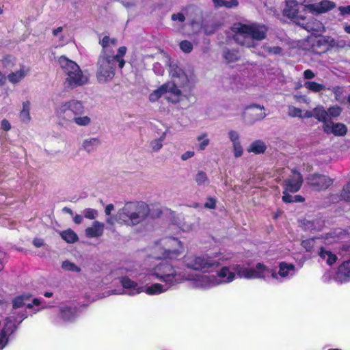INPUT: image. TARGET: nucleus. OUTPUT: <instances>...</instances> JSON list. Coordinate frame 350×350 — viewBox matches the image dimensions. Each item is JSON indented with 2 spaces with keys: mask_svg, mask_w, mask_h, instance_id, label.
Here are the masks:
<instances>
[{
  "mask_svg": "<svg viewBox=\"0 0 350 350\" xmlns=\"http://www.w3.org/2000/svg\"><path fill=\"white\" fill-rule=\"evenodd\" d=\"M234 40L242 46L254 47L258 41L265 38L267 28L258 23H234L231 27Z\"/></svg>",
  "mask_w": 350,
  "mask_h": 350,
  "instance_id": "20e7f679",
  "label": "nucleus"
},
{
  "mask_svg": "<svg viewBox=\"0 0 350 350\" xmlns=\"http://www.w3.org/2000/svg\"><path fill=\"white\" fill-rule=\"evenodd\" d=\"M238 0H224L223 7L228 9L234 8L239 5Z\"/></svg>",
  "mask_w": 350,
  "mask_h": 350,
  "instance_id": "5fc2aeb1",
  "label": "nucleus"
},
{
  "mask_svg": "<svg viewBox=\"0 0 350 350\" xmlns=\"http://www.w3.org/2000/svg\"><path fill=\"white\" fill-rule=\"evenodd\" d=\"M225 260L218 268L208 274H196L193 286L202 289H210L215 286L229 284L236 278L256 279V265L250 267L245 264L224 265Z\"/></svg>",
  "mask_w": 350,
  "mask_h": 350,
  "instance_id": "f257e3e1",
  "label": "nucleus"
},
{
  "mask_svg": "<svg viewBox=\"0 0 350 350\" xmlns=\"http://www.w3.org/2000/svg\"><path fill=\"white\" fill-rule=\"evenodd\" d=\"M303 183L301 174L295 170L291 172V175L285 180L284 189L289 192L298 191Z\"/></svg>",
  "mask_w": 350,
  "mask_h": 350,
  "instance_id": "6ab92c4d",
  "label": "nucleus"
},
{
  "mask_svg": "<svg viewBox=\"0 0 350 350\" xmlns=\"http://www.w3.org/2000/svg\"><path fill=\"white\" fill-rule=\"evenodd\" d=\"M180 48L183 52L188 53L192 51L193 45L190 42L183 40L180 43Z\"/></svg>",
  "mask_w": 350,
  "mask_h": 350,
  "instance_id": "3c124183",
  "label": "nucleus"
},
{
  "mask_svg": "<svg viewBox=\"0 0 350 350\" xmlns=\"http://www.w3.org/2000/svg\"><path fill=\"white\" fill-rule=\"evenodd\" d=\"M233 155L235 158H239L243 154V148L241 141H235L231 142Z\"/></svg>",
  "mask_w": 350,
  "mask_h": 350,
  "instance_id": "37998d69",
  "label": "nucleus"
},
{
  "mask_svg": "<svg viewBox=\"0 0 350 350\" xmlns=\"http://www.w3.org/2000/svg\"><path fill=\"white\" fill-rule=\"evenodd\" d=\"M105 224L99 221L95 220L92 225L85 230V234L88 238H98L104 233Z\"/></svg>",
  "mask_w": 350,
  "mask_h": 350,
  "instance_id": "4be33fe9",
  "label": "nucleus"
},
{
  "mask_svg": "<svg viewBox=\"0 0 350 350\" xmlns=\"http://www.w3.org/2000/svg\"><path fill=\"white\" fill-rule=\"evenodd\" d=\"M310 183L317 190H321L331 185L332 180L325 175H314L310 178Z\"/></svg>",
  "mask_w": 350,
  "mask_h": 350,
  "instance_id": "5701e85b",
  "label": "nucleus"
},
{
  "mask_svg": "<svg viewBox=\"0 0 350 350\" xmlns=\"http://www.w3.org/2000/svg\"><path fill=\"white\" fill-rule=\"evenodd\" d=\"M310 42L312 43V50L317 53L333 49L334 44V39L329 36L310 37Z\"/></svg>",
  "mask_w": 350,
  "mask_h": 350,
  "instance_id": "2eb2a0df",
  "label": "nucleus"
},
{
  "mask_svg": "<svg viewBox=\"0 0 350 350\" xmlns=\"http://www.w3.org/2000/svg\"><path fill=\"white\" fill-rule=\"evenodd\" d=\"M286 8L284 10V14L289 18L293 20L298 25H304V21L306 18L298 12V1L297 0H286Z\"/></svg>",
  "mask_w": 350,
  "mask_h": 350,
  "instance_id": "4468645a",
  "label": "nucleus"
},
{
  "mask_svg": "<svg viewBox=\"0 0 350 350\" xmlns=\"http://www.w3.org/2000/svg\"><path fill=\"white\" fill-rule=\"evenodd\" d=\"M29 72V68L25 66H21L19 70L12 72L8 75V81L16 84L21 82Z\"/></svg>",
  "mask_w": 350,
  "mask_h": 350,
  "instance_id": "a878e982",
  "label": "nucleus"
},
{
  "mask_svg": "<svg viewBox=\"0 0 350 350\" xmlns=\"http://www.w3.org/2000/svg\"><path fill=\"white\" fill-rule=\"evenodd\" d=\"M33 244L36 247H40L44 245V240L40 238H36L33 241Z\"/></svg>",
  "mask_w": 350,
  "mask_h": 350,
  "instance_id": "338daca9",
  "label": "nucleus"
},
{
  "mask_svg": "<svg viewBox=\"0 0 350 350\" xmlns=\"http://www.w3.org/2000/svg\"><path fill=\"white\" fill-rule=\"evenodd\" d=\"M12 306L14 310H16L24 306H25L26 308L29 309H33L34 306H40V308L33 310L34 313L47 307L42 303L40 299L35 298L32 300H30V296L28 295H21L15 297L12 301Z\"/></svg>",
  "mask_w": 350,
  "mask_h": 350,
  "instance_id": "ddd939ff",
  "label": "nucleus"
},
{
  "mask_svg": "<svg viewBox=\"0 0 350 350\" xmlns=\"http://www.w3.org/2000/svg\"><path fill=\"white\" fill-rule=\"evenodd\" d=\"M170 287L166 284L154 283L148 286H144V291L148 295H157L166 292Z\"/></svg>",
  "mask_w": 350,
  "mask_h": 350,
  "instance_id": "bb28decb",
  "label": "nucleus"
},
{
  "mask_svg": "<svg viewBox=\"0 0 350 350\" xmlns=\"http://www.w3.org/2000/svg\"><path fill=\"white\" fill-rule=\"evenodd\" d=\"M230 258V255L223 254H188L184 256L183 262L188 269L202 271L201 274H208L218 268L225 260H228Z\"/></svg>",
  "mask_w": 350,
  "mask_h": 350,
  "instance_id": "39448f33",
  "label": "nucleus"
},
{
  "mask_svg": "<svg viewBox=\"0 0 350 350\" xmlns=\"http://www.w3.org/2000/svg\"><path fill=\"white\" fill-rule=\"evenodd\" d=\"M346 46V42L344 40H334V44L333 45V49H341L344 48Z\"/></svg>",
  "mask_w": 350,
  "mask_h": 350,
  "instance_id": "0e129e2a",
  "label": "nucleus"
},
{
  "mask_svg": "<svg viewBox=\"0 0 350 350\" xmlns=\"http://www.w3.org/2000/svg\"><path fill=\"white\" fill-rule=\"evenodd\" d=\"M61 237L68 243H74L78 241L77 234L71 229H67L60 232Z\"/></svg>",
  "mask_w": 350,
  "mask_h": 350,
  "instance_id": "e433bc0d",
  "label": "nucleus"
},
{
  "mask_svg": "<svg viewBox=\"0 0 350 350\" xmlns=\"http://www.w3.org/2000/svg\"><path fill=\"white\" fill-rule=\"evenodd\" d=\"M223 56L228 63L236 62L239 59L238 52L235 50H224Z\"/></svg>",
  "mask_w": 350,
  "mask_h": 350,
  "instance_id": "79ce46f5",
  "label": "nucleus"
},
{
  "mask_svg": "<svg viewBox=\"0 0 350 350\" xmlns=\"http://www.w3.org/2000/svg\"><path fill=\"white\" fill-rule=\"evenodd\" d=\"M30 109L31 103L29 100L23 102L22 109L20 112V118L22 122L28 123L31 120Z\"/></svg>",
  "mask_w": 350,
  "mask_h": 350,
  "instance_id": "473e14b6",
  "label": "nucleus"
},
{
  "mask_svg": "<svg viewBox=\"0 0 350 350\" xmlns=\"http://www.w3.org/2000/svg\"><path fill=\"white\" fill-rule=\"evenodd\" d=\"M63 27H59L53 30L52 33L54 37L56 38L57 42H58L57 46H63L67 43L65 36L62 33Z\"/></svg>",
  "mask_w": 350,
  "mask_h": 350,
  "instance_id": "58836bf2",
  "label": "nucleus"
},
{
  "mask_svg": "<svg viewBox=\"0 0 350 350\" xmlns=\"http://www.w3.org/2000/svg\"><path fill=\"white\" fill-rule=\"evenodd\" d=\"M165 137L166 133L164 132L159 138L154 139L150 142V146L152 151L158 152L163 147V142L165 140Z\"/></svg>",
  "mask_w": 350,
  "mask_h": 350,
  "instance_id": "a19ab883",
  "label": "nucleus"
},
{
  "mask_svg": "<svg viewBox=\"0 0 350 350\" xmlns=\"http://www.w3.org/2000/svg\"><path fill=\"white\" fill-rule=\"evenodd\" d=\"M340 198L345 201H350V181L343 187Z\"/></svg>",
  "mask_w": 350,
  "mask_h": 350,
  "instance_id": "09e8293b",
  "label": "nucleus"
},
{
  "mask_svg": "<svg viewBox=\"0 0 350 350\" xmlns=\"http://www.w3.org/2000/svg\"><path fill=\"white\" fill-rule=\"evenodd\" d=\"M154 250L158 252L154 258L175 262L183 256L185 247L183 243L178 239L165 237L155 245Z\"/></svg>",
  "mask_w": 350,
  "mask_h": 350,
  "instance_id": "1a4fd4ad",
  "label": "nucleus"
},
{
  "mask_svg": "<svg viewBox=\"0 0 350 350\" xmlns=\"http://www.w3.org/2000/svg\"><path fill=\"white\" fill-rule=\"evenodd\" d=\"M153 70L158 75H162L164 72V69L159 63L154 64Z\"/></svg>",
  "mask_w": 350,
  "mask_h": 350,
  "instance_id": "bf43d9fd",
  "label": "nucleus"
},
{
  "mask_svg": "<svg viewBox=\"0 0 350 350\" xmlns=\"http://www.w3.org/2000/svg\"><path fill=\"white\" fill-rule=\"evenodd\" d=\"M267 149L266 144L260 139L252 142L247 148L248 152H252L255 154H262Z\"/></svg>",
  "mask_w": 350,
  "mask_h": 350,
  "instance_id": "7c9ffc66",
  "label": "nucleus"
},
{
  "mask_svg": "<svg viewBox=\"0 0 350 350\" xmlns=\"http://www.w3.org/2000/svg\"><path fill=\"white\" fill-rule=\"evenodd\" d=\"M100 144L98 138L91 137L83 141L82 146L88 152L94 151Z\"/></svg>",
  "mask_w": 350,
  "mask_h": 350,
  "instance_id": "2f4dec72",
  "label": "nucleus"
},
{
  "mask_svg": "<svg viewBox=\"0 0 350 350\" xmlns=\"http://www.w3.org/2000/svg\"><path fill=\"white\" fill-rule=\"evenodd\" d=\"M204 206L208 208H215V200L213 198H209L204 204Z\"/></svg>",
  "mask_w": 350,
  "mask_h": 350,
  "instance_id": "680f3d73",
  "label": "nucleus"
},
{
  "mask_svg": "<svg viewBox=\"0 0 350 350\" xmlns=\"http://www.w3.org/2000/svg\"><path fill=\"white\" fill-rule=\"evenodd\" d=\"M62 267L64 270L68 271L75 273H79L81 271V268L79 267L68 260L64 261L62 264Z\"/></svg>",
  "mask_w": 350,
  "mask_h": 350,
  "instance_id": "a18cd8bd",
  "label": "nucleus"
},
{
  "mask_svg": "<svg viewBox=\"0 0 350 350\" xmlns=\"http://www.w3.org/2000/svg\"><path fill=\"white\" fill-rule=\"evenodd\" d=\"M336 280L340 283L350 281V260L342 262L338 267Z\"/></svg>",
  "mask_w": 350,
  "mask_h": 350,
  "instance_id": "b1692460",
  "label": "nucleus"
},
{
  "mask_svg": "<svg viewBox=\"0 0 350 350\" xmlns=\"http://www.w3.org/2000/svg\"><path fill=\"white\" fill-rule=\"evenodd\" d=\"M198 142V149L200 151L204 150L210 144V139L206 133H203L196 137Z\"/></svg>",
  "mask_w": 350,
  "mask_h": 350,
  "instance_id": "f704fd0d",
  "label": "nucleus"
},
{
  "mask_svg": "<svg viewBox=\"0 0 350 350\" xmlns=\"http://www.w3.org/2000/svg\"><path fill=\"white\" fill-rule=\"evenodd\" d=\"M314 117L318 120L323 122V124H325L326 121L330 120L328 118V113L323 107H317L314 109Z\"/></svg>",
  "mask_w": 350,
  "mask_h": 350,
  "instance_id": "4c0bfd02",
  "label": "nucleus"
},
{
  "mask_svg": "<svg viewBox=\"0 0 350 350\" xmlns=\"http://www.w3.org/2000/svg\"><path fill=\"white\" fill-rule=\"evenodd\" d=\"M116 62L112 55L100 53L96 64V76L100 83L111 81L115 75Z\"/></svg>",
  "mask_w": 350,
  "mask_h": 350,
  "instance_id": "9d476101",
  "label": "nucleus"
},
{
  "mask_svg": "<svg viewBox=\"0 0 350 350\" xmlns=\"http://www.w3.org/2000/svg\"><path fill=\"white\" fill-rule=\"evenodd\" d=\"M164 260L155 265L153 268L148 270V275L154 276L161 282L172 287L185 280L191 282L193 286V279L196 274H186L181 271L180 269L175 267L173 263Z\"/></svg>",
  "mask_w": 350,
  "mask_h": 350,
  "instance_id": "7ed1b4c3",
  "label": "nucleus"
},
{
  "mask_svg": "<svg viewBox=\"0 0 350 350\" xmlns=\"http://www.w3.org/2000/svg\"><path fill=\"white\" fill-rule=\"evenodd\" d=\"M100 44L103 48L100 53L112 55V53H113L112 48L116 46L117 40L115 38H111L109 36H105L101 40H100Z\"/></svg>",
  "mask_w": 350,
  "mask_h": 350,
  "instance_id": "c85d7f7f",
  "label": "nucleus"
},
{
  "mask_svg": "<svg viewBox=\"0 0 350 350\" xmlns=\"http://www.w3.org/2000/svg\"><path fill=\"white\" fill-rule=\"evenodd\" d=\"M150 207L144 202H129L119 209L116 221L127 226H135L143 222L150 213Z\"/></svg>",
  "mask_w": 350,
  "mask_h": 350,
  "instance_id": "423d86ee",
  "label": "nucleus"
},
{
  "mask_svg": "<svg viewBox=\"0 0 350 350\" xmlns=\"http://www.w3.org/2000/svg\"><path fill=\"white\" fill-rule=\"evenodd\" d=\"M339 10L342 15L350 14V5L346 7H340Z\"/></svg>",
  "mask_w": 350,
  "mask_h": 350,
  "instance_id": "774afa93",
  "label": "nucleus"
},
{
  "mask_svg": "<svg viewBox=\"0 0 350 350\" xmlns=\"http://www.w3.org/2000/svg\"><path fill=\"white\" fill-rule=\"evenodd\" d=\"M84 217L89 219H95L98 216V212L97 210L94 208H85L83 211Z\"/></svg>",
  "mask_w": 350,
  "mask_h": 350,
  "instance_id": "49530a36",
  "label": "nucleus"
},
{
  "mask_svg": "<svg viewBox=\"0 0 350 350\" xmlns=\"http://www.w3.org/2000/svg\"><path fill=\"white\" fill-rule=\"evenodd\" d=\"M228 137L230 142L241 140L240 133L235 130H230L228 132Z\"/></svg>",
  "mask_w": 350,
  "mask_h": 350,
  "instance_id": "603ef678",
  "label": "nucleus"
},
{
  "mask_svg": "<svg viewBox=\"0 0 350 350\" xmlns=\"http://www.w3.org/2000/svg\"><path fill=\"white\" fill-rule=\"evenodd\" d=\"M336 7L335 3L329 0H323L317 3L305 5L304 11H308L313 14L328 12Z\"/></svg>",
  "mask_w": 350,
  "mask_h": 350,
  "instance_id": "f3484780",
  "label": "nucleus"
},
{
  "mask_svg": "<svg viewBox=\"0 0 350 350\" xmlns=\"http://www.w3.org/2000/svg\"><path fill=\"white\" fill-rule=\"evenodd\" d=\"M347 237V233L341 229H336L326 234L324 242L326 245L337 243Z\"/></svg>",
  "mask_w": 350,
  "mask_h": 350,
  "instance_id": "393cba45",
  "label": "nucleus"
},
{
  "mask_svg": "<svg viewBox=\"0 0 350 350\" xmlns=\"http://www.w3.org/2000/svg\"><path fill=\"white\" fill-rule=\"evenodd\" d=\"M288 191L284 190L283 192L282 200L286 203L293 202V196L287 193Z\"/></svg>",
  "mask_w": 350,
  "mask_h": 350,
  "instance_id": "13d9d810",
  "label": "nucleus"
},
{
  "mask_svg": "<svg viewBox=\"0 0 350 350\" xmlns=\"http://www.w3.org/2000/svg\"><path fill=\"white\" fill-rule=\"evenodd\" d=\"M165 88V99L172 103H178L183 98V92L180 88L172 81L164 83Z\"/></svg>",
  "mask_w": 350,
  "mask_h": 350,
  "instance_id": "dca6fc26",
  "label": "nucleus"
},
{
  "mask_svg": "<svg viewBox=\"0 0 350 350\" xmlns=\"http://www.w3.org/2000/svg\"><path fill=\"white\" fill-rule=\"evenodd\" d=\"M195 155V152L193 150H188L185 152H184L181 155V159L183 161H187V159L192 158Z\"/></svg>",
  "mask_w": 350,
  "mask_h": 350,
  "instance_id": "052dcab7",
  "label": "nucleus"
},
{
  "mask_svg": "<svg viewBox=\"0 0 350 350\" xmlns=\"http://www.w3.org/2000/svg\"><path fill=\"white\" fill-rule=\"evenodd\" d=\"M319 255L320 258L322 260H324L326 262V263L329 265H332L333 264H334L338 259L337 256L334 253L331 252L329 249H327L326 247H320Z\"/></svg>",
  "mask_w": 350,
  "mask_h": 350,
  "instance_id": "c756f323",
  "label": "nucleus"
},
{
  "mask_svg": "<svg viewBox=\"0 0 350 350\" xmlns=\"http://www.w3.org/2000/svg\"><path fill=\"white\" fill-rule=\"evenodd\" d=\"M170 75L171 81L176 83L183 91L190 90L196 83L195 77L191 72L186 73L177 66H170Z\"/></svg>",
  "mask_w": 350,
  "mask_h": 350,
  "instance_id": "f8f14e48",
  "label": "nucleus"
},
{
  "mask_svg": "<svg viewBox=\"0 0 350 350\" xmlns=\"http://www.w3.org/2000/svg\"><path fill=\"white\" fill-rule=\"evenodd\" d=\"M296 272L295 266L286 262H280L274 269L260 262L256 264V279H262L267 282L273 280L277 283H283L292 279Z\"/></svg>",
  "mask_w": 350,
  "mask_h": 350,
  "instance_id": "0eeeda50",
  "label": "nucleus"
},
{
  "mask_svg": "<svg viewBox=\"0 0 350 350\" xmlns=\"http://www.w3.org/2000/svg\"><path fill=\"white\" fill-rule=\"evenodd\" d=\"M195 181L200 187H206L208 185L210 181L206 174L200 171L198 172L195 176Z\"/></svg>",
  "mask_w": 350,
  "mask_h": 350,
  "instance_id": "ea45409f",
  "label": "nucleus"
},
{
  "mask_svg": "<svg viewBox=\"0 0 350 350\" xmlns=\"http://www.w3.org/2000/svg\"><path fill=\"white\" fill-rule=\"evenodd\" d=\"M245 115L246 121L250 124H253L263 119L266 116V113L263 106L255 105L247 107Z\"/></svg>",
  "mask_w": 350,
  "mask_h": 350,
  "instance_id": "a211bd4d",
  "label": "nucleus"
},
{
  "mask_svg": "<svg viewBox=\"0 0 350 350\" xmlns=\"http://www.w3.org/2000/svg\"><path fill=\"white\" fill-rule=\"evenodd\" d=\"M58 63L64 76V84L66 87L73 89L88 83V75L83 73L75 62L65 56H61Z\"/></svg>",
  "mask_w": 350,
  "mask_h": 350,
  "instance_id": "6e6552de",
  "label": "nucleus"
},
{
  "mask_svg": "<svg viewBox=\"0 0 350 350\" xmlns=\"http://www.w3.org/2000/svg\"><path fill=\"white\" fill-rule=\"evenodd\" d=\"M304 87L314 92H319L325 90V86L323 84L318 83L314 81H306L304 83Z\"/></svg>",
  "mask_w": 350,
  "mask_h": 350,
  "instance_id": "c03bdc74",
  "label": "nucleus"
},
{
  "mask_svg": "<svg viewBox=\"0 0 350 350\" xmlns=\"http://www.w3.org/2000/svg\"><path fill=\"white\" fill-rule=\"evenodd\" d=\"M288 114L291 117L301 118L303 116L302 110L294 106L288 107Z\"/></svg>",
  "mask_w": 350,
  "mask_h": 350,
  "instance_id": "8fccbe9b",
  "label": "nucleus"
},
{
  "mask_svg": "<svg viewBox=\"0 0 350 350\" xmlns=\"http://www.w3.org/2000/svg\"><path fill=\"white\" fill-rule=\"evenodd\" d=\"M120 283L125 290H127V294L129 295H135L144 291V286H139L136 282L133 281L128 277H122L120 279Z\"/></svg>",
  "mask_w": 350,
  "mask_h": 350,
  "instance_id": "412c9836",
  "label": "nucleus"
},
{
  "mask_svg": "<svg viewBox=\"0 0 350 350\" xmlns=\"http://www.w3.org/2000/svg\"><path fill=\"white\" fill-rule=\"evenodd\" d=\"M165 88L166 87L163 84L159 86L157 89L154 90L149 95V101L151 103H155L159 100L162 96L165 98Z\"/></svg>",
  "mask_w": 350,
  "mask_h": 350,
  "instance_id": "72a5a7b5",
  "label": "nucleus"
},
{
  "mask_svg": "<svg viewBox=\"0 0 350 350\" xmlns=\"http://www.w3.org/2000/svg\"><path fill=\"white\" fill-rule=\"evenodd\" d=\"M126 47L122 46L118 49V53L116 55L112 53L113 61L118 63V66L120 68H122L125 64V61L124 60L123 57L126 54Z\"/></svg>",
  "mask_w": 350,
  "mask_h": 350,
  "instance_id": "c9c22d12",
  "label": "nucleus"
},
{
  "mask_svg": "<svg viewBox=\"0 0 350 350\" xmlns=\"http://www.w3.org/2000/svg\"><path fill=\"white\" fill-rule=\"evenodd\" d=\"M85 107L83 103L76 99H70L61 103L55 108V115L59 124L68 126L75 124L79 126H88L91 122V118L84 115Z\"/></svg>",
  "mask_w": 350,
  "mask_h": 350,
  "instance_id": "f03ea898",
  "label": "nucleus"
},
{
  "mask_svg": "<svg viewBox=\"0 0 350 350\" xmlns=\"http://www.w3.org/2000/svg\"><path fill=\"white\" fill-rule=\"evenodd\" d=\"M323 128L327 134H333L335 136H344L347 131V128L344 124L334 123L331 120L326 121Z\"/></svg>",
  "mask_w": 350,
  "mask_h": 350,
  "instance_id": "aec40b11",
  "label": "nucleus"
},
{
  "mask_svg": "<svg viewBox=\"0 0 350 350\" xmlns=\"http://www.w3.org/2000/svg\"><path fill=\"white\" fill-rule=\"evenodd\" d=\"M171 18L174 21H179L180 23L184 22L185 20V15L182 12H178V13L173 14L172 15V16H171Z\"/></svg>",
  "mask_w": 350,
  "mask_h": 350,
  "instance_id": "4d7b16f0",
  "label": "nucleus"
},
{
  "mask_svg": "<svg viewBox=\"0 0 350 350\" xmlns=\"http://www.w3.org/2000/svg\"><path fill=\"white\" fill-rule=\"evenodd\" d=\"M76 308L70 306H64L60 309V316L65 322L70 323L75 320L77 317Z\"/></svg>",
  "mask_w": 350,
  "mask_h": 350,
  "instance_id": "cd10ccee",
  "label": "nucleus"
},
{
  "mask_svg": "<svg viewBox=\"0 0 350 350\" xmlns=\"http://www.w3.org/2000/svg\"><path fill=\"white\" fill-rule=\"evenodd\" d=\"M1 129L4 131H9L11 129L10 123L5 119L3 120L1 122Z\"/></svg>",
  "mask_w": 350,
  "mask_h": 350,
  "instance_id": "e2e57ef3",
  "label": "nucleus"
},
{
  "mask_svg": "<svg viewBox=\"0 0 350 350\" xmlns=\"http://www.w3.org/2000/svg\"><path fill=\"white\" fill-rule=\"evenodd\" d=\"M26 317L27 314L22 313L17 319L10 316L0 320V350L7 345L10 336L16 330V323H20Z\"/></svg>",
  "mask_w": 350,
  "mask_h": 350,
  "instance_id": "9b49d317",
  "label": "nucleus"
},
{
  "mask_svg": "<svg viewBox=\"0 0 350 350\" xmlns=\"http://www.w3.org/2000/svg\"><path fill=\"white\" fill-rule=\"evenodd\" d=\"M304 77L306 79H312L315 77V75L311 70L308 69L304 72Z\"/></svg>",
  "mask_w": 350,
  "mask_h": 350,
  "instance_id": "69168bd1",
  "label": "nucleus"
},
{
  "mask_svg": "<svg viewBox=\"0 0 350 350\" xmlns=\"http://www.w3.org/2000/svg\"><path fill=\"white\" fill-rule=\"evenodd\" d=\"M328 113V118L329 117H337L341 113V109L339 107H332L328 109V111H327Z\"/></svg>",
  "mask_w": 350,
  "mask_h": 350,
  "instance_id": "864d4df0",
  "label": "nucleus"
},
{
  "mask_svg": "<svg viewBox=\"0 0 350 350\" xmlns=\"http://www.w3.org/2000/svg\"><path fill=\"white\" fill-rule=\"evenodd\" d=\"M264 49L266 51H267L270 54H280L282 51V49L279 46H264Z\"/></svg>",
  "mask_w": 350,
  "mask_h": 350,
  "instance_id": "6e6d98bb",
  "label": "nucleus"
},
{
  "mask_svg": "<svg viewBox=\"0 0 350 350\" xmlns=\"http://www.w3.org/2000/svg\"><path fill=\"white\" fill-rule=\"evenodd\" d=\"M319 240V238L309 239L303 241L301 245L307 251H310Z\"/></svg>",
  "mask_w": 350,
  "mask_h": 350,
  "instance_id": "de8ad7c7",
  "label": "nucleus"
}]
</instances>
